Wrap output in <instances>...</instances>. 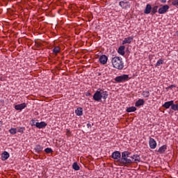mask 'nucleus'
Here are the masks:
<instances>
[{
	"instance_id": "nucleus-25",
	"label": "nucleus",
	"mask_w": 178,
	"mask_h": 178,
	"mask_svg": "<svg viewBox=\"0 0 178 178\" xmlns=\"http://www.w3.org/2000/svg\"><path fill=\"white\" fill-rule=\"evenodd\" d=\"M152 15H155L156 12H158V6H154L153 8H152Z\"/></svg>"
},
{
	"instance_id": "nucleus-3",
	"label": "nucleus",
	"mask_w": 178,
	"mask_h": 178,
	"mask_svg": "<svg viewBox=\"0 0 178 178\" xmlns=\"http://www.w3.org/2000/svg\"><path fill=\"white\" fill-rule=\"evenodd\" d=\"M116 83H124V81H129V75L122 74L115 78Z\"/></svg>"
},
{
	"instance_id": "nucleus-9",
	"label": "nucleus",
	"mask_w": 178,
	"mask_h": 178,
	"mask_svg": "<svg viewBox=\"0 0 178 178\" xmlns=\"http://www.w3.org/2000/svg\"><path fill=\"white\" fill-rule=\"evenodd\" d=\"M149 145L151 149H155V148H156V141L155 139L150 138L149 140Z\"/></svg>"
},
{
	"instance_id": "nucleus-11",
	"label": "nucleus",
	"mask_w": 178,
	"mask_h": 178,
	"mask_svg": "<svg viewBox=\"0 0 178 178\" xmlns=\"http://www.w3.org/2000/svg\"><path fill=\"white\" fill-rule=\"evenodd\" d=\"M35 126L38 129H44L47 127V123L45 122H36Z\"/></svg>"
},
{
	"instance_id": "nucleus-12",
	"label": "nucleus",
	"mask_w": 178,
	"mask_h": 178,
	"mask_svg": "<svg viewBox=\"0 0 178 178\" xmlns=\"http://www.w3.org/2000/svg\"><path fill=\"white\" fill-rule=\"evenodd\" d=\"M173 102H175L173 100L166 102L162 105V106L163 108H165V109H169L170 106L172 107L173 105Z\"/></svg>"
},
{
	"instance_id": "nucleus-31",
	"label": "nucleus",
	"mask_w": 178,
	"mask_h": 178,
	"mask_svg": "<svg viewBox=\"0 0 178 178\" xmlns=\"http://www.w3.org/2000/svg\"><path fill=\"white\" fill-rule=\"evenodd\" d=\"M24 130H25L24 127H19V128H18V129H17V131L18 133H22V134H23V133H24Z\"/></svg>"
},
{
	"instance_id": "nucleus-2",
	"label": "nucleus",
	"mask_w": 178,
	"mask_h": 178,
	"mask_svg": "<svg viewBox=\"0 0 178 178\" xmlns=\"http://www.w3.org/2000/svg\"><path fill=\"white\" fill-rule=\"evenodd\" d=\"M111 63L114 69H117L118 70H123V69H124V63L123 62V58L121 57H113Z\"/></svg>"
},
{
	"instance_id": "nucleus-29",
	"label": "nucleus",
	"mask_w": 178,
	"mask_h": 178,
	"mask_svg": "<svg viewBox=\"0 0 178 178\" xmlns=\"http://www.w3.org/2000/svg\"><path fill=\"white\" fill-rule=\"evenodd\" d=\"M171 109L172 111H178V104H175L172 103V106H171Z\"/></svg>"
},
{
	"instance_id": "nucleus-22",
	"label": "nucleus",
	"mask_w": 178,
	"mask_h": 178,
	"mask_svg": "<svg viewBox=\"0 0 178 178\" xmlns=\"http://www.w3.org/2000/svg\"><path fill=\"white\" fill-rule=\"evenodd\" d=\"M72 169H74V170H80V166H79V164H77V162H74L72 164Z\"/></svg>"
},
{
	"instance_id": "nucleus-27",
	"label": "nucleus",
	"mask_w": 178,
	"mask_h": 178,
	"mask_svg": "<svg viewBox=\"0 0 178 178\" xmlns=\"http://www.w3.org/2000/svg\"><path fill=\"white\" fill-rule=\"evenodd\" d=\"M9 133L10 134H16L17 133V129L16 128H11L9 129Z\"/></svg>"
},
{
	"instance_id": "nucleus-23",
	"label": "nucleus",
	"mask_w": 178,
	"mask_h": 178,
	"mask_svg": "<svg viewBox=\"0 0 178 178\" xmlns=\"http://www.w3.org/2000/svg\"><path fill=\"white\" fill-rule=\"evenodd\" d=\"M142 95H143V97H144V98H148L149 97V91L144 90L142 92Z\"/></svg>"
},
{
	"instance_id": "nucleus-15",
	"label": "nucleus",
	"mask_w": 178,
	"mask_h": 178,
	"mask_svg": "<svg viewBox=\"0 0 178 178\" xmlns=\"http://www.w3.org/2000/svg\"><path fill=\"white\" fill-rule=\"evenodd\" d=\"M43 149H44V147L40 145H37L34 148V150L35 152H37V154H40V152H42Z\"/></svg>"
},
{
	"instance_id": "nucleus-7",
	"label": "nucleus",
	"mask_w": 178,
	"mask_h": 178,
	"mask_svg": "<svg viewBox=\"0 0 178 178\" xmlns=\"http://www.w3.org/2000/svg\"><path fill=\"white\" fill-rule=\"evenodd\" d=\"M119 6L122 8V9H129L130 8V2L129 1H121L119 2Z\"/></svg>"
},
{
	"instance_id": "nucleus-18",
	"label": "nucleus",
	"mask_w": 178,
	"mask_h": 178,
	"mask_svg": "<svg viewBox=\"0 0 178 178\" xmlns=\"http://www.w3.org/2000/svg\"><path fill=\"white\" fill-rule=\"evenodd\" d=\"M10 156V154L8 152H3L1 154V158L3 161H6Z\"/></svg>"
},
{
	"instance_id": "nucleus-6",
	"label": "nucleus",
	"mask_w": 178,
	"mask_h": 178,
	"mask_svg": "<svg viewBox=\"0 0 178 178\" xmlns=\"http://www.w3.org/2000/svg\"><path fill=\"white\" fill-rule=\"evenodd\" d=\"M169 5H164L162 6L161 8H159L158 13L159 15H164V13H166L168 10H169Z\"/></svg>"
},
{
	"instance_id": "nucleus-35",
	"label": "nucleus",
	"mask_w": 178,
	"mask_h": 178,
	"mask_svg": "<svg viewBox=\"0 0 178 178\" xmlns=\"http://www.w3.org/2000/svg\"><path fill=\"white\" fill-rule=\"evenodd\" d=\"M88 95H91V93L90 92L86 93V97H88Z\"/></svg>"
},
{
	"instance_id": "nucleus-14",
	"label": "nucleus",
	"mask_w": 178,
	"mask_h": 178,
	"mask_svg": "<svg viewBox=\"0 0 178 178\" xmlns=\"http://www.w3.org/2000/svg\"><path fill=\"white\" fill-rule=\"evenodd\" d=\"M134 38L132 36H129L128 38H125L124 40L122 41V44L124 45V44H131V41H133Z\"/></svg>"
},
{
	"instance_id": "nucleus-28",
	"label": "nucleus",
	"mask_w": 178,
	"mask_h": 178,
	"mask_svg": "<svg viewBox=\"0 0 178 178\" xmlns=\"http://www.w3.org/2000/svg\"><path fill=\"white\" fill-rule=\"evenodd\" d=\"M44 152H46V154H51L54 152V150H52L51 147H47L46 149H44Z\"/></svg>"
},
{
	"instance_id": "nucleus-34",
	"label": "nucleus",
	"mask_w": 178,
	"mask_h": 178,
	"mask_svg": "<svg viewBox=\"0 0 178 178\" xmlns=\"http://www.w3.org/2000/svg\"><path fill=\"white\" fill-rule=\"evenodd\" d=\"M87 127H88V128L91 127V124L88 123V124H87Z\"/></svg>"
},
{
	"instance_id": "nucleus-33",
	"label": "nucleus",
	"mask_w": 178,
	"mask_h": 178,
	"mask_svg": "<svg viewBox=\"0 0 178 178\" xmlns=\"http://www.w3.org/2000/svg\"><path fill=\"white\" fill-rule=\"evenodd\" d=\"M161 3H166V0H160Z\"/></svg>"
},
{
	"instance_id": "nucleus-38",
	"label": "nucleus",
	"mask_w": 178,
	"mask_h": 178,
	"mask_svg": "<svg viewBox=\"0 0 178 178\" xmlns=\"http://www.w3.org/2000/svg\"><path fill=\"white\" fill-rule=\"evenodd\" d=\"M67 133H69V131H67Z\"/></svg>"
},
{
	"instance_id": "nucleus-1",
	"label": "nucleus",
	"mask_w": 178,
	"mask_h": 178,
	"mask_svg": "<svg viewBox=\"0 0 178 178\" xmlns=\"http://www.w3.org/2000/svg\"><path fill=\"white\" fill-rule=\"evenodd\" d=\"M131 155V152L129 151H124L120 154V152L115 151L112 153L111 156L113 159H115L122 163V165H124V166H127L129 165H131V159H129Z\"/></svg>"
},
{
	"instance_id": "nucleus-10",
	"label": "nucleus",
	"mask_w": 178,
	"mask_h": 178,
	"mask_svg": "<svg viewBox=\"0 0 178 178\" xmlns=\"http://www.w3.org/2000/svg\"><path fill=\"white\" fill-rule=\"evenodd\" d=\"M99 60L102 65H106L108 62V56H106V55H102L99 57Z\"/></svg>"
},
{
	"instance_id": "nucleus-17",
	"label": "nucleus",
	"mask_w": 178,
	"mask_h": 178,
	"mask_svg": "<svg viewBox=\"0 0 178 178\" xmlns=\"http://www.w3.org/2000/svg\"><path fill=\"white\" fill-rule=\"evenodd\" d=\"M145 101L144 99H139L138 101H136V102L135 103V106L136 107H138V106H142V105H144L145 104Z\"/></svg>"
},
{
	"instance_id": "nucleus-13",
	"label": "nucleus",
	"mask_w": 178,
	"mask_h": 178,
	"mask_svg": "<svg viewBox=\"0 0 178 178\" xmlns=\"http://www.w3.org/2000/svg\"><path fill=\"white\" fill-rule=\"evenodd\" d=\"M152 9V7L151 6V4H147L144 10L145 15H149V13H151Z\"/></svg>"
},
{
	"instance_id": "nucleus-21",
	"label": "nucleus",
	"mask_w": 178,
	"mask_h": 178,
	"mask_svg": "<svg viewBox=\"0 0 178 178\" xmlns=\"http://www.w3.org/2000/svg\"><path fill=\"white\" fill-rule=\"evenodd\" d=\"M136 111H137V108H136L135 106H131L127 108V112H128L129 113L131 112H136Z\"/></svg>"
},
{
	"instance_id": "nucleus-30",
	"label": "nucleus",
	"mask_w": 178,
	"mask_h": 178,
	"mask_svg": "<svg viewBox=\"0 0 178 178\" xmlns=\"http://www.w3.org/2000/svg\"><path fill=\"white\" fill-rule=\"evenodd\" d=\"M161 65H163V60L159 59L156 63V66H161Z\"/></svg>"
},
{
	"instance_id": "nucleus-8",
	"label": "nucleus",
	"mask_w": 178,
	"mask_h": 178,
	"mask_svg": "<svg viewBox=\"0 0 178 178\" xmlns=\"http://www.w3.org/2000/svg\"><path fill=\"white\" fill-rule=\"evenodd\" d=\"M24 108H27V104H26V103H22V104H17L15 106V109L16 111H23V109H24Z\"/></svg>"
},
{
	"instance_id": "nucleus-19",
	"label": "nucleus",
	"mask_w": 178,
	"mask_h": 178,
	"mask_svg": "<svg viewBox=\"0 0 178 178\" xmlns=\"http://www.w3.org/2000/svg\"><path fill=\"white\" fill-rule=\"evenodd\" d=\"M124 49H126V47L124 46H120L118 48V54H120V55H124L125 52H124Z\"/></svg>"
},
{
	"instance_id": "nucleus-16",
	"label": "nucleus",
	"mask_w": 178,
	"mask_h": 178,
	"mask_svg": "<svg viewBox=\"0 0 178 178\" xmlns=\"http://www.w3.org/2000/svg\"><path fill=\"white\" fill-rule=\"evenodd\" d=\"M166 149H168V146H166V145H163V146L160 147L158 152L159 154H164L165 151H166Z\"/></svg>"
},
{
	"instance_id": "nucleus-20",
	"label": "nucleus",
	"mask_w": 178,
	"mask_h": 178,
	"mask_svg": "<svg viewBox=\"0 0 178 178\" xmlns=\"http://www.w3.org/2000/svg\"><path fill=\"white\" fill-rule=\"evenodd\" d=\"M76 115L77 116H81L83 115V108L79 107L75 111Z\"/></svg>"
},
{
	"instance_id": "nucleus-36",
	"label": "nucleus",
	"mask_w": 178,
	"mask_h": 178,
	"mask_svg": "<svg viewBox=\"0 0 178 178\" xmlns=\"http://www.w3.org/2000/svg\"><path fill=\"white\" fill-rule=\"evenodd\" d=\"M116 1V2H120V1H122V0H115Z\"/></svg>"
},
{
	"instance_id": "nucleus-24",
	"label": "nucleus",
	"mask_w": 178,
	"mask_h": 178,
	"mask_svg": "<svg viewBox=\"0 0 178 178\" xmlns=\"http://www.w3.org/2000/svg\"><path fill=\"white\" fill-rule=\"evenodd\" d=\"M101 94L102 95L103 99H106L108 98V92L102 90Z\"/></svg>"
},
{
	"instance_id": "nucleus-4",
	"label": "nucleus",
	"mask_w": 178,
	"mask_h": 178,
	"mask_svg": "<svg viewBox=\"0 0 178 178\" xmlns=\"http://www.w3.org/2000/svg\"><path fill=\"white\" fill-rule=\"evenodd\" d=\"M102 90H97L96 92L93 95L94 101H97V102H99L102 99V93H101Z\"/></svg>"
},
{
	"instance_id": "nucleus-37",
	"label": "nucleus",
	"mask_w": 178,
	"mask_h": 178,
	"mask_svg": "<svg viewBox=\"0 0 178 178\" xmlns=\"http://www.w3.org/2000/svg\"><path fill=\"white\" fill-rule=\"evenodd\" d=\"M172 87H175V86L172 85V86H170V88H172Z\"/></svg>"
},
{
	"instance_id": "nucleus-26",
	"label": "nucleus",
	"mask_w": 178,
	"mask_h": 178,
	"mask_svg": "<svg viewBox=\"0 0 178 178\" xmlns=\"http://www.w3.org/2000/svg\"><path fill=\"white\" fill-rule=\"evenodd\" d=\"M53 52L56 55L57 54H59L60 52V48L59 47H56L53 49Z\"/></svg>"
},
{
	"instance_id": "nucleus-32",
	"label": "nucleus",
	"mask_w": 178,
	"mask_h": 178,
	"mask_svg": "<svg viewBox=\"0 0 178 178\" xmlns=\"http://www.w3.org/2000/svg\"><path fill=\"white\" fill-rule=\"evenodd\" d=\"M172 5H173V6H178V0H174L172 2Z\"/></svg>"
},
{
	"instance_id": "nucleus-5",
	"label": "nucleus",
	"mask_w": 178,
	"mask_h": 178,
	"mask_svg": "<svg viewBox=\"0 0 178 178\" xmlns=\"http://www.w3.org/2000/svg\"><path fill=\"white\" fill-rule=\"evenodd\" d=\"M129 158H131V160L132 162L131 163H137L138 162H141V157H140V155L138 154H134L132 156H130L129 155Z\"/></svg>"
}]
</instances>
